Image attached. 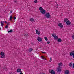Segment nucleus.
Wrapping results in <instances>:
<instances>
[{"instance_id":"15","label":"nucleus","mask_w":74,"mask_h":74,"mask_svg":"<svg viewBox=\"0 0 74 74\" xmlns=\"http://www.w3.org/2000/svg\"><path fill=\"white\" fill-rule=\"evenodd\" d=\"M62 39H60V38H59L58 39V40H57V41L58 42H62Z\"/></svg>"},{"instance_id":"39","label":"nucleus","mask_w":74,"mask_h":74,"mask_svg":"<svg viewBox=\"0 0 74 74\" xmlns=\"http://www.w3.org/2000/svg\"><path fill=\"white\" fill-rule=\"evenodd\" d=\"M26 34V36H28V34Z\"/></svg>"},{"instance_id":"17","label":"nucleus","mask_w":74,"mask_h":74,"mask_svg":"<svg viewBox=\"0 0 74 74\" xmlns=\"http://www.w3.org/2000/svg\"><path fill=\"white\" fill-rule=\"evenodd\" d=\"M63 64V63H59L58 64V65L59 66H62V65Z\"/></svg>"},{"instance_id":"36","label":"nucleus","mask_w":74,"mask_h":74,"mask_svg":"<svg viewBox=\"0 0 74 74\" xmlns=\"http://www.w3.org/2000/svg\"><path fill=\"white\" fill-rule=\"evenodd\" d=\"M20 74H23V73H22V72H21L20 73Z\"/></svg>"},{"instance_id":"16","label":"nucleus","mask_w":74,"mask_h":74,"mask_svg":"<svg viewBox=\"0 0 74 74\" xmlns=\"http://www.w3.org/2000/svg\"><path fill=\"white\" fill-rule=\"evenodd\" d=\"M32 51H33V49L32 48H30L29 49V52H31Z\"/></svg>"},{"instance_id":"35","label":"nucleus","mask_w":74,"mask_h":74,"mask_svg":"<svg viewBox=\"0 0 74 74\" xmlns=\"http://www.w3.org/2000/svg\"><path fill=\"white\" fill-rule=\"evenodd\" d=\"M4 22L5 23H7V21H5Z\"/></svg>"},{"instance_id":"18","label":"nucleus","mask_w":74,"mask_h":74,"mask_svg":"<svg viewBox=\"0 0 74 74\" xmlns=\"http://www.w3.org/2000/svg\"><path fill=\"white\" fill-rule=\"evenodd\" d=\"M44 9H43V8H42V7H40L39 8V10H40V11H42V10H43Z\"/></svg>"},{"instance_id":"10","label":"nucleus","mask_w":74,"mask_h":74,"mask_svg":"<svg viewBox=\"0 0 74 74\" xmlns=\"http://www.w3.org/2000/svg\"><path fill=\"white\" fill-rule=\"evenodd\" d=\"M58 26L61 28H63V24L62 23H59L58 24Z\"/></svg>"},{"instance_id":"7","label":"nucleus","mask_w":74,"mask_h":74,"mask_svg":"<svg viewBox=\"0 0 74 74\" xmlns=\"http://www.w3.org/2000/svg\"><path fill=\"white\" fill-rule=\"evenodd\" d=\"M60 66L58 67V68L57 69V71L58 73H60L61 71V69Z\"/></svg>"},{"instance_id":"21","label":"nucleus","mask_w":74,"mask_h":74,"mask_svg":"<svg viewBox=\"0 0 74 74\" xmlns=\"http://www.w3.org/2000/svg\"><path fill=\"white\" fill-rule=\"evenodd\" d=\"M68 20L67 18H66L64 19V22H67V21Z\"/></svg>"},{"instance_id":"34","label":"nucleus","mask_w":74,"mask_h":74,"mask_svg":"<svg viewBox=\"0 0 74 74\" xmlns=\"http://www.w3.org/2000/svg\"><path fill=\"white\" fill-rule=\"evenodd\" d=\"M42 53H46V52H43L42 51H41Z\"/></svg>"},{"instance_id":"19","label":"nucleus","mask_w":74,"mask_h":74,"mask_svg":"<svg viewBox=\"0 0 74 74\" xmlns=\"http://www.w3.org/2000/svg\"><path fill=\"white\" fill-rule=\"evenodd\" d=\"M12 16L11 15L10 17V20L12 21Z\"/></svg>"},{"instance_id":"27","label":"nucleus","mask_w":74,"mask_h":74,"mask_svg":"<svg viewBox=\"0 0 74 74\" xmlns=\"http://www.w3.org/2000/svg\"><path fill=\"white\" fill-rule=\"evenodd\" d=\"M72 66V64L71 63H70L69 64V66L70 67H71V66Z\"/></svg>"},{"instance_id":"28","label":"nucleus","mask_w":74,"mask_h":74,"mask_svg":"<svg viewBox=\"0 0 74 74\" xmlns=\"http://www.w3.org/2000/svg\"><path fill=\"white\" fill-rule=\"evenodd\" d=\"M51 58V57L50 59L49 62H52V59Z\"/></svg>"},{"instance_id":"9","label":"nucleus","mask_w":74,"mask_h":74,"mask_svg":"<svg viewBox=\"0 0 74 74\" xmlns=\"http://www.w3.org/2000/svg\"><path fill=\"white\" fill-rule=\"evenodd\" d=\"M66 24L68 25H70L71 24V22H70V21L68 20L66 21Z\"/></svg>"},{"instance_id":"43","label":"nucleus","mask_w":74,"mask_h":74,"mask_svg":"<svg viewBox=\"0 0 74 74\" xmlns=\"http://www.w3.org/2000/svg\"><path fill=\"white\" fill-rule=\"evenodd\" d=\"M43 74H45V73H43Z\"/></svg>"},{"instance_id":"13","label":"nucleus","mask_w":74,"mask_h":74,"mask_svg":"<svg viewBox=\"0 0 74 74\" xmlns=\"http://www.w3.org/2000/svg\"><path fill=\"white\" fill-rule=\"evenodd\" d=\"M1 26H4V23L3 21H1Z\"/></svg>"},{"instance_id":"29","label":"nucleus","mask_w":74,"mask_h":74,"mask_svg":"<svg viewBox=\"0 0 74 74\" xmlns=\"http://www.w3.org/2000/svg\"><path fill=\"white\" fill-rule=\"evenodd\" d=\"M72 39H74V35H73L72 36Z\"/></svg>"},{"instance_id":"5","label":"nucleus","mask_w":74,"mask_h":74,"mask_svg":"<svg viewBox=\"0 0 74 74\" xmlns=\"http://www.w3.org/2000/svg\"><path fill=\"white\" fill-rule=\"evenodd\" d=\"M40 12L42 14H45V12H46V11H45V10L43 9L42 10L40 11Z\"/></svg>"},{"instance_id":"1","label":"nucleus","mask_w":74,"mask_h":74,"mask_svg":"<svg viewBox=\"0 0 74 74\" xmlns=\"http://www.w3.org/2000/svg\"><path fill=\"white\" fill-rule=\"evenodd\" d=\"M4 53L2 51L1 52L0 55H1V58L4 59L5 58V56L4 55Z\"/></svg>"},{"instance_id":"22","label":"nucleus","mask_w":74,"mask_h":74,"mask_svg":"<svg viewBox=\"0 0 74 74\" xmlns=\"http://www.w3.org/2000/svg\"><path fill=\"white\" fill-rule=\"evenodd\" d=\"M44 39L45 40V41H48V38H47V37H44Z\"/></svg>"},{"instance_id":"3","label":"nucleus","mask_w":74,"mask_h":74,"mask_svg":"<svg viewBox=\"0 0 74 74\" xmlns=\"http://www.w3.org/2000/svg\"><path fill=\"white\" fill-rule=\"evenodd\" d=\"M45 16H46V17L47 18H50L51 16V14L49 13H46Z\"/></svg>"},{"instance_id":"4","label":"nucleus","mask_w":74,"mask_h":74,"mask_svg":"<svg viewBox=\"0 0 74 74\" xmlns=\"http://www.w3.org/2000/svg\"><path fill=\"white\" fill-rule=\"evenodd\" d=\"M70 55L71 56H73V58H74V51H73L72 52H70Z\"/></svg>"},{"instance_id":"24","label":"nucleus","mask_w":74,"mask_h":74,"mask_svg":"<svg viewBox=\"0 0 74 74\" xmlns=\"http://www.w3.org/2000/svg\"><path fill=\"white\" fill-rule=\"evenodd\" d=\"M8 25H6L5 27V28L6 29H7L8 28Z\"/></svg>"},{"instance_id":"33","label":"nucleus","mask_w":74,"mask_h":74,"mask_svg":"<svg viewBox=\"0 0 74 74\" xmlns=\"http://www.w3.org/2000/svg\"><path fill=\"white\" fill-rule=\"evenodd\" d=\"M47 44H49L50 43V42H49V41H47Z\"/></svg>"},{"instance_id":"42","label":"nucleus","mask_w":74,"mask_h":74,"mask_svg":"<svg viewBox=\"0 0 74 74\" xmlns=\"http://www.w3.org/2000/svg\"><path fill=\"white\" fill-rule=\"evenodd\" d=\"M56 4H58V3H57V2H56Z\"/></svg>"},{"instance_id":"25","label":"nucleus","mask_w":74,"mask_h":74,"mask_svg":"<svg viewBox=\"0 0 74 74\" xmlns=\"http://www.w3.org/2000/svg\"><path fill=\"white\" fill-rule=\"evenodd\" d=\"M34 3H37V0H36L35 1H34Z\"/></svg>"},{"instance_id":"2","label":"nucleus","mask_w":74,"mask_h":74,"mask_svg":"<svg viewBox=\"0 0 74 74\" xmlns=\"http://www.w3.org/2000/svg\"><path fill=\"white\" fill-rule=\"evenodd\" d=\"M52 36L54 37V39L55 40H56L58 38V37L56 36V33H53L52 34Z\"/></svg>"},{"instance_id":"31","label":"nucleus","mask_w":74,"mask_h":74,"mask_svg":"<svg viewBox=\"0 0 74 74\" xmlns=\"http://www.w3.org/2000/svg\"><path fill=\"white\" fill-rule=\"evenodd\" d=\"M16 17H14V20H15V19H16Z\"/></svg>"},{"instance_id":"20","label":"nucleus","mask_w":74,"mask_h":74,"mask_svg":"<svg viewBox=\"0 0 74 74\" xmlns=\"http://www.w3.org/2000/svg\"><path fill=\"white\" fill-rule=\"evenodd\" d=\"M41 58L42 59H44L45 60H46V58H44V57L43 56H41Z\"/></svg>"},{"instance_id":"30","label":"nucleus","mask_w":74,"mask_h":74,"mask_svg":"<svg viewBox=\"0 0 74 74\" xmlns=\"http://www.w3.org/2000/svg\"><path fill=\"white\" fill-rule=\"evenodd\" d=\"M73 69L74 68V63L73 64Z\"/></svg>"},{"instance_id":"38","label":"nucleus","mask_w":74,"mask_h":74,"mask_svg":"<svg viewBox=\"0 0 74 74\" xmlns=\"http://www.w3.org/2000/svg\"><path fill=\"white\" fill-rule=\"evenodd\" d=\"M14 2H15V3H16V2H17V1H15Z\"/></svg>"},{"instance_id":"8","label":"nucleus","mask_w":74,"mask_h":74,"mask_svg":"<svg viewBox=\"0 0 74 74\" xmlns=\"http://www.w3.org/2000/svg\"><path fill=\"white\" fill-rule=\"evenodd\" d=\"M37 39L38 41H39V42H41V41H42V38H41V37H38Z\"/></svg>"},{"instance_id":"23","label":"nucleus","mask_w":74,"mask_h":74,"mask_svg":"<svg viewBox=\"0 0 74 74\" xmlns=\"http://www.w3.org/2000/svg\"><path fill=\"white\" fill-rule=\"evenodd\" d=\"M34 19H33L32 18H30V21L31 22H33V21H34Z\"/></svg>"},{"instance_id":"40","label":"nucleus","mask_w":74,"mask_h":74,"mask_svg":"<svg viewBox=\"0 0 74 74\" xmlns=\"http://www.w3.org/2000/svg\"><path fill=\"white\" fill-rule=\"evenodd\" d=\"M26 34H24V35H25V36H26Z\"/></svg>"},{"instance_id":"14","label":"nucleus","mask_w":74,"mask_h":74,"mask_svg":"<svg viewBox=\"0 0 74 74\" xmlns=\"http://www.w3.org/2000/svg\"><path fill=\"white\" fill-rule=\"evenodd\" d=\"M17 72L18 73H19V72H21V69H17Z\"/></svg>"},{"instance_id":"26","label":"nucleus","mask_w":74,"mask_h":74,"mask_svg":"<svg viewBox=\"0 0 74 74\" xmlns=\"http://www.w3.org/2000/svg\"><path fill=\"white\" fill-rule=\"evenodd\" d=\"M10 32H12V30H10L8 31V33H10Z\"/></svg>"},{"instance_id":"6","label":"nucleus","mask_w":74,"mask_h":74,"mask_svg":"<svg viewBox=\"0 0 74 74\" xmlns=\"http://www.w3.org/2000/svg\"><path fill=\"white\" fill-rule=\"evenodd\" d=\"M49 72L51 74H55V72L53 70H51L50 71H49Z\"/></svg>"},{"instance_id":"37","label":"nucleus","mask_w":74,"mask_h":74,"mask_svg":"<svg viewBox=\"0 0 74 74\" xmlns=\"http://www.w3.org/2000/svg\"><path fill=\"white\" fill-rule=\"evenodd\" d=\"M12 11H10V13H11H11H12Z\"/></svg>"},{"instance_id":"32","label":"nucleus","mask_w":74,"mask_h":74,"mask_svg":"<svg viewBox=\"0 0 74 74\" xmlns=\"http://www.w3.org/2000/svg\"><path fill=\"white\" fill-rule=\"evenodd\" d=\"M10 25V23H7V25L8 26V25Z\"/></svg>"},{"instance_id":"12","label":"nucleus","mask_w":74,"mask_h":74,"mask_svg":"<svg viewBox=\"0 0 74 74\" xmlns=\"http://www.w3.org/2000/svg\"><path fill=\"white\" fill-rule=\"evenodd\" d=\"M65 74H70V72H69V71L68 70H67L65 72Z\"/></svg>"},{"instance_id":"11","label":"nucleus","mask_w":74,"mask_h":74,"mask_svg":"<svg viewBox=\"0 0 74 74\" xmlns=\"http://www.w3.org/2000/svg\"><path fill=\"white\" fill-rule=\"evenodd\" d=\"M36 34H38V35H40V33H41V31H40L39 32H38V31L37 30H36Z\"/></svg>"},{"instance_id":"41","label":"nucleus","mask_w":74,"mask_h":74,"mask_svg":"<svg viewBox=\"0 0 74 74\" xmlns=\"http://www.w3.org/2000/svg\"><path fill=\"white\" fill-rule=\"evenodd\" d=\"M1 28H0V30H1Z\"/></svg>"}]
</instances>
